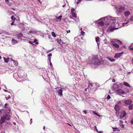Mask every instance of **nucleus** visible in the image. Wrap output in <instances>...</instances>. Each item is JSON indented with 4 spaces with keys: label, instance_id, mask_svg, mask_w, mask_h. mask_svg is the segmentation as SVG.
<instances>
[{
    "label": "nucleus",
    "instance_id": "obj_1",
    "mask_svg": "<svg viewBox=\"0 0 133 133\" xmlns=\"http://www.w3.org/2000/svg\"><path fill=\"white\" fill-rule=\"evenodd\" d=\"M10 119V115L9 114H7L6 116H3L2 117L0 120V124L1 126L2 125H5L7 124V122L5 121L9 120Z\"/></svg>",
    "mask_w": 133,
    "mask_h": 133
},
{
    "label": "nucleus",
    "instance_id": "obj_2",
    "mask_svg": "<svg viewBox=\"0 0 133 133\" xmlns=\"http://www.w3.org/2000/svg\"><path fill=\"white\" fill-rule=\"evenodd\" d=\"M125 6L123 5H119L116 8L117 11L121 12L124 11L125 10Z\"/></svg>",
    "mask_w": 133,
    "mask_h": 133
},
{
    "label": "nucleus",
    "instance_id": "obj_3",
    "mask_svg": "<svg viewBox=\"0 0 133 133\" xmlns=\"http://www.w3.org/2000/svg\"><path fill=\"white\" fill-rule=\"evenodd\" d=\"M105 22L104 18H102L98 21V24L101 26H103L104 25Z\"/></svg>",
    "mask_w": 133,
    "mask_h": 133
},
{
    "label": "nucleus",
    "instance_id": "obj_4",
    "mask_svg": "<svg viewBox=\"0 0 133 133\" xmlns=\"http://www.w3.org/2000/svg\"><path fill=\"white\" fill-rule=\"evenodd\" d=\"M115 21H113L112 22L111 25L113 26L114 27L112 28H109L110 31H112L114 30H115L116 29L118 28H117L116 27V26H115L116 24L115 23Z\"/></svg>",
    "mask_w": 133,
    "mask_h": 133
},
{
    "label": "nucleus",
    "instance_id": "obj_5",
    "mask_svg": "<svg viewBox=\"0 0 133 133\" xmlns=\"http://www.w3.org/2000/svg\"><path fill=\"white\" fill-rule=\"evenodd\" d=\"M127 115V114L125 111H122L121 113L120 118H122L125 117Z\"/></svg>",
    "mask_w": 133,
    "mask_h": 133
},
{
    "label": "nucleus",
    "instance_id": "obj_6",
    "mask_svg": "<svg viewBox=\"0 0 133 133\" xmlns=\"http://www.w3.org/2000/svg\"><path fill=\"white\" fill-rule=\"evenodd\" d=\"M125 104L126 105H129L132 103V101L130 99H128L127 100H126L125 101Z\"/></svg>",
    "mask_w": 133,
    "mask_h": 133
},
{
    "label": "nucleus",
    "instance_id": "obj_7",
    "mask_svg": "<svg viewBox=\"0 0 133 133\" xmlns=\"http://www.w3.org/2000/svg\"><path fill=\"white\" fill-rule=\"evenodd\" d=\"M117 92L119 94H122L124 93V92L121 89H119L117 90Z\"/></svg>",
    "mask_w": 133,
    "mask_h": 133
},
{
    "label": "nucleus",
    "instance_id": "obj_8",
    "mask_svg": "<svg viewBox=\"0 0 133 133\" xmlns=\"http://www.w3.org/2000/svg\"><path fill=\"white\" fill-rule=\"evenodd\" d=\"M123 52L121 53H116L114 56V58H117L119 57L122 55Z\"/></svg>",
    "mask_w": 133,
    "mask_h": 133
},
{
    "label": "nucleus",
    "instance_id": "obj_9",
    "mask_svg": "<svg viewBox=\"0 0 133 133\" xmlns=\"http://www.w3.org/2000/svg\"><path fill=\"white\" fill-rule=\"evenodd\" d=\"M58 94L61 97L62 96L63 94L62 88H61V89L58 90Z\"/></svg>",
    "mask_w": 133,
    "mask_h": 133
},
{
    "label": "nucleus",
    "instance_id": "obj_10",
    "mask_svg": "<svg viewBox=\"0 0 133 133\" xmlns=\"http://www.w3.org/2000/svg\"><path fill=\"white\" fill-rule=\"evenodd\" d=\"M120 108V106L118 104H116L115 107V110L117 111L119 110Z\"/></svg>",
    "mask_w": 133,
    "mask_h": 133
},
{
    "label": "nucleus",
    "instance_id": "obj_11",
    "mask_svg": "<svg viewBox=\"0 0 133 133\" xmlns=\"http://www.w3.org/2000/svg\"><path fill=\"white\" fill-rule=\"evenodd\" d=\"M130 14V12L129 11H126L124 12V15L125 16H128Z\"/></svg>",
    "mask_w": 133,
    "mask_h": 133
},
{
    "label": "nucleus",
    "instance_id": "obj_12",
    "mask_svg": "<svg viewBox=\"0 0 133 133\" xmlns=\"http://www.w3.org/2000/svg\"><path fill=\"white\" fill-rule=\"evenodd\" d=\"M17 36L18 37L19 39H20L21 38L23 37V35L22 33L17 34Z\"/></svg>",
    "mask_w": 133,
    "mask_h": 133
},
{
    "label": "nucleus",
    "instance_id": "obj_13",
    "mask_svg": "<svg viewBox=\"0 0 133 133\" xmlns=\"http://www.w3.org/2000/svg\"><path fill=\"white\" fill-rule=\"evenodd\" d=\"M11 42L12 43L14 44L17 43H18L17 41L14 39H12Z\"/></svg>",
    "mask_w": 133,
    "mask_h": 133
},
{
    "label": "nucleus",
    "instance_id": "obj_14",
    "mask_svg": "<svg viewBox=\"0 0 133 133\" xmlns=\"http://www.w3.org/2000/svg\"><path fill=\"white\" fill-rule=\"evenodd\" d=\"M92 64H97V65H98L99 64V63H96V61L94 59H92Z\"/></svg>",
    "mask_w": 133,
    "mask_h": 133
},
{
    "label": "nucleus",
    "instance_id": "obj_15",
    "mask_svg": "<svg viewBox=\"0 0 133 133\" xmlns=\"http://www.w3.org/2000/svg\"><path fill=\"white\" fill-rule=\"evenodd\" d=\"M128 108L130 110L133 109V104L130 105Z\"/></svg>",
    "mask_w": 133,
    "mask_h": 133
},
{
    "label": "nucleus",
    "instance_id": "obj_16",
    "mask_svg": "<svg viewBox=\"0 0 133 133\" xmlns=\"http://www.w3.org/2000/svg\"><path fill=\"white\" fill-rule=\"evenodd\" d=\"M129 22V20L127 21L126 23H124L122 24L123 26H126L127 25V24Z\"/></svg>",
    "mask_w": 133,
    "mask_h": 133
},
{
    "label": "nucleus",
    "instance_id": "obj_17",
    "mask_svg": "<svg viewBox=\"0 0 133 133\" xmlns=\"http://www.w3.org/2000/svg\"><path fill=\"white\" fill-rule=\"evenodd\" d=\"M3 58H4V62L6 63H7L8 62L9 59V58H5L4 57Z\"/></svg>",
    "mask_w": 133,
    "mask_h": 133
},
{
    "label": "nucleus",
    "instance_id": "obj_18",
    "mask_svg": "<svg viewBox=\"0 0 133 133\" xmlns=\"http://www.w3.org/2000/svg\"><path fill=\"white\" fill-rule=\"evenodd\" d=\"M107 58L111 62H113L115 61V60L113 58H110L107 57Z\"/></svg>",
    "mask_w": 133,
    "mask_h": 133
},
{
    "label": "nucleus",
    "instance_id": "obj_19",
    "mask_svg": "<svg viewBox=\"0 0 133 133\" xmlns=\"http://www.w3.org/2000/svg\"><path fill=\"white\" fill-rule=\"evenodd\" d=\"M123 84L124 85H125V86H127L128 87H130L129 84V83H128L127 82H124V83Z\"/></svg>",
    "mask_w": 133,
    "mask_h": 133
},
{
    "label": "nucleus",
    "instance_id": "obj_20",
    "mask_svg": "<svg viewBox=\"0 0 133 133\" xmlns=\"http://www.w3.org/2000/svg\"><path fill=\"white\" fill-rule=\"evenodd\" d=\"M113 45L116 48H118L119 47V45L118 44H116V43H114L113 44Z\"/></svg>",
    "mask_w": 133,
    "mask_h": 133
},
{
    "label": "nucleus",
    "instance_id": "obj_21",
    "mask_svg": "<svg viewBox=\"0 0 133 133\" xmlns=\"http://www.w3.org/2000/svg\"><path fill=\"white\" fill-rule=\"evenodd\" d=\"M6 110L7 112L9 113H10L11 112V110L9 108H6Z\"/></svg>",
    "mask_w": 133,
    "mask_h": 133
},
{
    "label": "nucleus",
    "instance_id": "obj_22",
    "mask_svg": "<svg viewBox=\"0 0 133 133\" xmlns=\"http://www.w3.org/2000/svg\"><path fill=\"white\" fill-rule=\"evenodd\" d=\"M118 86L116 84H114L113 85V88L114 89H115L116 88H117Z\"/></svg>",
    "mask_w": 133,
    "mask_h": 133
},
{
    "label": "nucleus",
    "instance_id": "obj_23",
    "mask_svg": "<svg viewBox=\"0 0 133 133\" xmlns=\"http://www.w3.org/2000/svg\"><path fill=\"white\" fill-rule=\"evenodd\" d=\"M93 112L94 114L97 115V116H98L99 117H100L101 116L98 114H97V113L96 111H93Z\"/></svg>",
    "mask_w": 133,
    "mask_h": 133
},
{
    "label": "nucleus",
    "instance_id": "obj_24",
    "mask_svg": "<svg viewBox=\"0 0 133 133\" xmlns=\"http://www.w3.org/2000/svg\"><path fill=\"white\" fill-rule=\"evenodd\" d=\"M11 60L14 62V63L17 66L18 65V63L17 62L14 60L12 59H11Z\"/></svg>",
    "mask_w": 133,
    "mask_h": 133
},
{
    "label": "nucleus",
    "instance_id": "obj_25",
    "mask_svg": "<svg viewBox=\"0 0 133 133\" xmlns=\"http://www.w3.org/2000/svg\"><path fill=\"white\" fill-rule=\"evenodd\" d=\"M52 56V54L51 53L49 54V55H48V58L49 59L50 61V59L51 58L50 57V56Z\"/></svg>",
    "mask_w": 133,
    "mask_h": 133
},
{
    "label": "nucleus",
    "instance_id": "obj_26",
    "mask_svg": "<svg viewBox=\"0 0 133 133\" xmlns=\"http://www.w3.org/2000/svg\"><path fill=\"white\" fill-rule=\"evenodd\" d=\"M72 15L73 17L76 18V14L75 12H71Z\"/></svg>",
    "mask_w": 133,
    "mask_h": 133
},
{
    "label": "nucleus",
    "instance_id": "obj_27",
    "mask_svg": "<svg viewBox=\"0 0 133 133\" xmlns=\"http://www.w3.org/2000/svg\"><path fill=\"white\" fill-rule=\"evenodd\" d=\"M99 38L98 37L96 38V41L98 44V42L99 41Z\"/></svg>",
    "mask_w": 133,
    "mask_h": 133
},
{
    "label": "nucleus",
    "instance_id": "obj_28",
    "mask_svg": "<svg viewBox=\"0 0 133 133\" xmlns=\"http://www.w3.org/2000/svg\"><path fill=\"white\" fill-rule=\"evenodd\" d=\"M34 32V30L33 29H31L29 31V33L30 34H33Z\"/></svg>",
    "mask_w": 133,
    "mask_h": 133
},
{
    "label": "nucleus",
    "instance_id": "obj_29",
    "mask_svg": "<svg viewBox=\"0 0 133 133\" xmlns=\"http://www.w3.org/2000/svg\"><path fill=\"white\" fill-rule=\"evenodd\" d=\"M62 17V16H59V17H57L56 19H59V21H61Z\"/></svg>",
    "mask_w": 133,
    "mask_h": 133
},
{
    "label": "nucleus",
    "instance_id": "obj_30",
    "mask_svg": "<svg viewBox=\"0 0 133 133\" xmlns=\"http://www.w3.org/2000/svg\"><path fill=\"white\" fill-rule=\"evenodd\" d=\"M11 18L13 21H15V20L16 19L14 17V16H11Z\"/></svg>",
    "mask_w": 133,
    "mask_h": 133
},
{
    "label": "nucleus",
    "instance_id": "obj_31",
    "mask_svg": "<svg viewBox=\"0 0 133 133\" xmlns=\"http://www.w3.org/2000/svg\"><path fill=\"white\" fill-rule=\"evenodd\" d=\"M52 36L54 37H56V35L55 33L53 32H52Z\"/></svg>",
    "mask_w": 133,
    "mask_h": 133
},
{
    "label": "nucleus",
    "instance_id": "obj_32",
    "mask_svg": "<svg viewBox=\"0 0 133 133\" xmlns=\"http://www.w3.org/2000/svg\"><path fill=\"white\" fill-rule=\"evenodd\" d=\"M56 40L57 41V42L59 43H60L61 42V39L59 40L58 39H56Z\"/></svg>",
    "mask_w": 133,
    "mask_h": 133
},
{
    "label": "nucleus",
    "instance_id": "obj_33",
    "mask_svg": "<svg viewBox=\"0 0 133 133\" xmlns=\"http://www.w3.org/2000/svg\"><path fill=\"white\" fill-rule=\"evenodd\" d=\"M10 96L9 95H8V96H6V100H8V99H10Z\"/></svg>",
    "mask_w": 133,
    "mask_h": 133
},
{
    "label": "nucleus",
    "instance_id": "obj_34",
    "mask_svg": "<svg viewBox=\"0 0 133 133\" xmlns=\"http://www.w3.org/2000/svg\"><path fill=\"white\" fill-rule=\"evenodd\" d=\"M117 42L119 44H122L121 42L119 40H117Z\"/></svg>",
    "mask_w": 133,
    "mask_h": 133
},
{
    "label": "nucleus",
    "instance_id": "obj_35",
    "mask_svg": "<svg viewBox=\"0 0 133 133\" xmlns=\"http://www.w3.org/2000/svg\"><path fill=\"white\" fill-rule=\"evenodd\" d=\"M85 34V32L82 31H81V34L83 36H84Z\"/></svg>",
    "mask_w": 133,
    "mask_h": 133
},
{
    "label": "nucleus",
    "instance_id": "obj_36",
    "mask_svg": "<svg viewBox=\"0 0 133 133\" xmlns=\"http://www.w3.org/2000/svg\"><path fill=\"white\" fill-rule=\"evenodd\" d=\"M117 104H118L120 106L122 105L121 102L120 101L118 102V103Z\"/></svg>",
    "mask_w": 133,
    "mask_h": 133
},
{
    "label": "nucleus",
    "instance_id": "obj_37",
    "mask_svg": "<svg viewBox=\"0 0 133 133\" xmlns=\"http://www.w3.org/2000/svg\"><path fill=\"white\" fill-rule=\"evenodd\" d=\"M130 20L131 21H133V16H131L130 18Z\"/></svg>",
    "mask_w": 133,
    "mask_h": 133
},
{
    "label": "nucleus",
    "instance_id": "obj_38",
    "mask_svg": "<svg viewBox=\"0 0 133 133\" xmlns=\"http://www.w3.org/2000/svg\"><path fill=\"white\" fill-rule=\"evenodd\" d=\"M34 42L36 43V44H38V42H37V40L36 39H35L34 41Z\"/></svg>",
    "mask_w": 133,
    "mask_h": 133
},
{
    "label": "nucleus",
    "instance_id": "obj_39",
    "mask_svg": "<svg viewBox=\"0 0 133 133\" xmlns=\"http://www.w3.org/2000/svg\"><path fill=\"white\" fill-rule=\"evenodd\" d=\"M119 122H120V123H119L120 125H121V124H122V123H123V121H122V120H120L119 121Z\"/></svg>",
    "mask_w": 133,
    "mask_h": 133
},
{
    "label": "nucleus",
    "instance_id": "obj_40",
    "mask_svg": "<svg viewBox=\"0 0 133 133\" xmlns=\"http://www.w3.org/2000/svg\"><path fill=\"white\" fill-rule=\"evenodd\" d=\"M110 98V96L109 95H108L107 97V99H109Z\"/></svg>",
    "mask_w": 133,
    "mask_h": 133
},
{
    "label": "nucleus",
    "instance_id": "obj_41",
    "mask_svg": "<svg viewBox=\"0 0 133 133\" xmlns=\"http://www.w3.org/2000/svg\"><path fill=\"white\" fill-rule=\"evenodd\" d=\"M83 112L86 114H87V111L86 110H83Z\"/></svg>",
    "mask_w": 133,
    "mask_h": 133
},
{
    "label": "nucleus",
    "instance_id": "obj_42",
    "mask_svg": "<svg viewBox=\"0 0 133 133\" xmlns=\"http://www.w3.org/2000/svg\"><path fill=\"white\" fill-rule=\"evenodd\" d=\"M120 125L121 126L122 128H124V125L122 124H121V125Z\"/></svg>",
    "mask_w": 133,
    "mask_h": 133
},
{
    "label": "nucleus",
    "instance_id": "obj_43",
    "mask_svg": "<svg viewBox=\"0 0 133 133\" xmlns=\"http://www.w3.org/2000/svg\"><path fill=\"white\" fill-rule=\"evenodd\" d=\"M115 129H116L115 131H119V130L117 128H115Z\"/></svg>",
    "mask_w": 133,
    "mask_h": 133
},
{
    "label": "nucleus",
    "instance_id": "obj_44",
    "mask_svg": "<svg viewBox=\"0 0 133 133\" xmlns=\"http://www.w3.org/2000/svg\"><path fill=\"white\" fill-rule=\"evenodd\" d=\"M32 119H30V124H31L32 123Z\"/></svg>",
    "mask_w": 133,
    "mask_h": 133
},
{
    "label": "nucleus",
    "instance_id": "obj_45",
    "mask_svg": "<svg viewBox=\"0 0 133 133\" xmlns=\"http://www.w3.org/2000/svg\"><path fill=\"white\" fill-rule=\"evenodd\" d=\"M74 10V9H72L71 10V12H73V11Z\"/></svg>",
    "mask_w": 133,
    "mask_h": 133
},
{
    "label": "nucleus",
    "instance_id": "obj_46",
    "mask_svg": "<svg viewBox=\"0 0 133 133\" xmlns=\"http://www.w3.org/2000/svg\"><path fill=\"white\" fill-rule=\"evenodd\" d=\"M112 81L113 82H115V79H113L112 80Z\"/></svg>",
    "mask_w": 133,
    "mask_h": 133
},
{
    "label": "nucleus",
    "instance_id": "obj_47",
    "mask_svg": "<svg viewBox=\"0 0 133 133\" xmlns=\"http://www.w3.org/2000/svg\"><path fill=\"white\" fill-rule=\"evenodd\" d=\"M131 124H133V119L131 121Z\"/></svg>",
    "mask_w": 133,
    "mask_h": 133
},
{
    "label": "nucleus",
    "instance_id": "obj_48",
    "mask_svg": "<svg viewBox=\"0 0 133 133\" xmlns=\"http://www.w3.org/2000/svg\"><path fill=\"white\" fill-rule=\"evenodd\" d=\"M28 42L30 44H32V42L31 41H29Z\"/></svg>",
    "mask_w": 133,
    "mask_h": 133
},
{
    "label": "nucleus",
    "instance_id": "obj_49",
    "mask_svg": "<svg viewBox=\"0 0 133 133\" xmlns=\"http://www.w3.org/2000/svg\"><path fill=\"white\" fill-rule=\"evenodd\" d=\"M7 105V104L6 103L5 105H4V107L5 108H6V106Z\"/></svg>",
    "mask_w": 133,
    "mask_h": 133
},
{
    "label": "nucleus",
    "instance_id": "obj_50",
    "mask_svg": "<svg viewBox=\"0 0 133 133\" xmlns=\"http://www.w3.org/2000/svg\"><path fill=\"white\" fill-rule=\"evenodd\" d=\"M90 85L91 86H92L93 85V84L92 83H90L89 84V85Z\"/></svg>",
    "mask_w": 133,
    "mask_h": 133
},
{
    "label": "nucleus",
    "instance_id": "obj_51",
    "mask_svg": "<svg viewBox=\"0 0 133 133\" xmlns=\"http://www.w3.org/2000/svg\"><path fill=\"white\" fill-rule=\"evenodd\" d=\"M70 30H69L67 31V33H70Z\"/></svg>",
    "mask_w": 133,
    "mask_h": 133
},
{
    "label": "nucleus",
    "instance_id": "obj_52",
    "mask_svg": "<svg viewBox=\"0 0 133 133\" xmlns=\"http://www.w3.org/2000/svg\"><path fill=\"white\" fill-rule=\"evenodd\" d=\"M14 22H12L11 24V25H14Z\"/></svg>",
    "mask_w": 133,
    "mask_h": 133
},
{
    "label": "nucleus",
    "instance_id": "obj_53",
    "mask_svg": "<svg viewBox=\"0 0 133 133\" xmlns=\"http://www.w3.org/2000/svg\"><path fill=\"white\" fill-rule=\"evenodd\" d=\"M50 65L51 67H52V64L51 63V62L50 61Z\"/></svg>",
    "mask_w": 133,
    "mask_h": 133
},
{
    "label": "nucleus",
    "instance_id": "obj_54",
    "mask_svg": "<svg viewBox=\"0 0 133 133\" xmlns=\"http://www.w3.org/2000/svg\"><path fill=\"white\" fill-rule=\"evenodd\" d=\"M130 73H131V72H129L128 73V74H129V75H130Z\"/></svg>",
    "mask_w": 133,
    "mask_h": 133
},
{
    "label": "nucleus",
    "instance_id": "obj_55",
    "mask_svg": "<svg viewBox=\"0 0 133 133\" xmlns=\"http://www.w3.org/2000/svg\"><path fill=\"white\" fill-rule=\"evenodd\" d=\"M95 129H96V130L97 131H98V130H97V128H96V127H95Z\"/></svg>",
    "mask_w": 133,
    "mask_h": 133
},
{
    "label": "nucleus",
    "instance_id": "obj_56",
    "mask_svg": "<svg viewBox=\"0 0 133 133\" xmlns=\"http://www.w3.org/2000/svg\"><path fill=\"white\" fill-rule=\"evenodd\" d=\"M130 49L132 50H133V48H130Z\"/></svg>",
    "mask_w": 133,
    "mask_h": 133
},
{
    "label": "nucleus",
    "instance_id": "obj_57",
    "mask_svg": "<svg viewBox=\"0 0 133 133\" xmlns=\"http://www.w3.org/2000/svg\"><path fill=\"white\" fill-rule=\"evenodd\" d=\"M4 91H5V92H7V90H5V89H4Z\"/></svg>",
    "mask_w": 133,
    "mask_h": 133
},
{
    "label": "nucleus",
    "instance_id": "obj_58",
    "mask_svg": "<svg viewBox=\"0 0 133 133\" xmlns=\"http://www.w3.org/2000/svg\"><path fill=\"white\" fill-rule=\"evenodd\" d=\"M37 1L41 3V2L40 0H37Z\"/></svg>",
    "mask_w": 133,
    "mask_h": 133
},
{
    "label": "nucleus",
    "instance_id": "obj_59",
    "mask_svg": "<svg viewBox=\"0 0 133 133\" xmlns=\"http://www.w3.org/2000/svg\"><path fill=\"white\" fill-rule=\"evenodd\" d=\"M65 6V5H63L62 6H63V7H64Z\"/></svg>",
    "mask_w": 133,
    "mask_h": 133
},
{
    "label": "nucleus",
    "instance_id": "obj_60",
    "mask_svg": "<svg viewBox=\"0 0 133 133\" xmlns=\"http://www.w3.org/2000/svg\"><path fill=\"white\" fill-rule=\"evenodd\" d=\"M2 105V103H0V106Z\"/></svg>",
    "mask_w": 133,
    "mask_h": 133
},
{
    "label": "nucleus",
    "instance_id": "obj_61",
    "mask_svg": "<svg viewBox=\"0 0 133 133\" xmlns=\"http://www.w3.org/2000/svg\"><path fill=\"white\" fill-rule=\"evenodd\" d=\"M76 4H78V2H76Z\"/></svg>",
    "mask_w": 133,
    "mask_h": 133
},
{
    "label": "nucleus",
    "instance_id": "obj_62",
    "mask_svg": "<svg viewBox=\"0 0 133 133\" xmlns=\"http://www.w3.org/2000/svg\"><path fill=\"white\" fill-rule=\"evenodd\" d=\"M45 128V126H44V127L43 128V129H44Z\"/></svg>",
    "mask_w": 133,
    "mask_h": 133
},
{
    "label": "nucleus",
    "instance_id": "obj_63",
    "mask_svg": "<svg viewBox=\"0 0 133 133\" xmlns=\"http://www.w3.org/2000/svg\"><path fill=\"white\" fill-rule=\"evenodd\" d=\"M99 133H102V132L101 131H99Z\"/></svg>",
    "mask_w": 133,
    "mask_h": 133
},
{
    "label": "nucleus",
    "instance_id": "obj_64",
    "mask_svg": "<svg viewBox=\"0 0 133 133\" xmlns=\"http://www.w3.org/2000/svg\"><path fill=\"white\" fill-rule=\"evenodd\" d=\"M14 124H16V123H15V122H14Z\"/></svg>",
    "mask_w": 133,
    "mask_h": 133
}]
</instances>
